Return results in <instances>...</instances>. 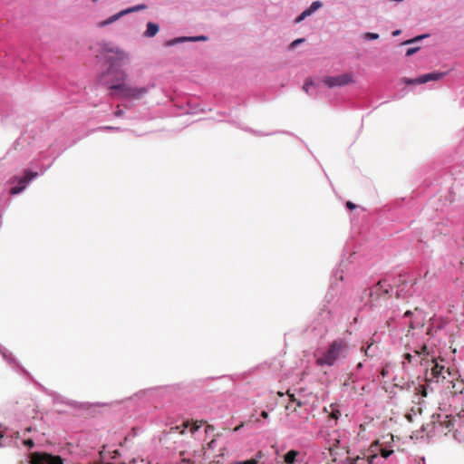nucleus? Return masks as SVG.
<instances>
[{
    "label": "nucleus",
    "mask_w": 464,
    "mask_h": 464,
    "mask_svg": "<svg viewBox=\"0 0 464 464\" xmlns=\"http://www.w3.org/2000/svg\"><path fill=\"white\" fill-rule=\"evenodd\" d=\"M344 252L346 253L343 254L338 267L333 272L331 276L329 290L325 295V304L312 324L314 335L320 338L327 334L329 326L335 319L343 317L345 314L338 301L332 303V299H334L338 292L340 282L343 281L344 275L348 272L350 265L356 257V253H350V248L347 246L344 248Z\"/></svg>",
    "instance_id": "obj_1"
},
{
    "label": "nucleus",
    "mask_w": 464,
    "mask_h": 464,
    "mask_svg": "<svg viewBox=\"0 0 464 464\" xmlns=\"http://www.w3.org/2000/svg\"><path fill=\"white\" fill-rule=\"evenodd\" d=\"M399 275H389L380 279L377 284L363 290L361 302L368 306L371 311L381 312L388 328L395 329L396 321L401 317V310L396 305L393 307L392 296L394 289L398 290V285L402 282L397 280Z\"/></svg>",
    "instance_id": "obj_2"
},
{
    "label": "nucleus",
    "mask_w": 464,
    "mask_h": 464,
    "mask_svg": "<svg viewBox=\"0 0 464 464\" xmlns=\"http://www.w3.org/2000/svg\"><path fill=\"white\" fill-rule=\"evenodd\" d=\"M122 63L123 62L108 63L107 69L99 75V84L106 87L112 98L124 100L142 99L155 87V84L149 83L140 87L128 84L126 82L128 75L121 68Z\"/></svg>",
    "instance_id": "obj_3"
},
{
    "label": "nucleus",
    "mask_w": 464,
    "mask_h": 464,
    "mask_svg": "<svg viewBox=\"0 0 464 464\" xmlns=\"http://www.w3.org/2000/svg\"><path fill=\"white\" fill-rule=\"evenodd\" d=\"M350 353V344L345 337H337L326 345H319L314 352L318 367H333L345 360Z\"/></svg>",
    "instance_id": "obj_4"
},
{
    "label": "nucleus",
    "mask_w": 464,
    "mask_h": 464,
    "mask_svg": "<svg viewBox=\"0 0 464 464\" xmlns=\"http://www.w3.org/2000/svg\"><path fill=\"white\" fill-rule=\"evenodd\" d=\"M320 82H323L327 88L343 87L353 82V78L348 73H343L335 76H325L322 80L314 81L313 79H307L304 85L303 90L310 96H314L312 88L319 87Z\"/></svg>",
    "instance_id": "obj_5"
},
{
    "label": "nucleus",
    "mask_w": 464,
    "mask_h": 464,
    "mask_svg": "<svg viewBox=\"0 0 464 464\" xmlns=\"http://www.w3.org/2000/svg\"><path fill=\"white\" fill-rule=\"evenodd\" d=\"M100 51L108 53L105 56V63L123 62L127 53L112 42L102 41L99 43Z\"/></svg>",
    "instance_id": "obj_6"
},
{
    "label": "nucleus",
    "mask_w": 464,
    "mask_h": 464,
    "mask_svg": "<svg viewBox=\"0 0 464 464\" xmlns=\"http://www.w3.org/2000/svg\"><path fill=\"white\" fill-rule=\"evenodd\" d=\"M393 450L390 447H386L383 442H381L379 440L372 443L369 449V453L367 455L368 464H375L374 459L379 456L383 459H387L392 454Z\"/></svg>",
    "instance_id": "obj_7"
},
{
    "label": "nucleus",
    "mask_w": 464,
    "mask_h": 464,
    "mask_svg": "<svg viewBox=\"0 0 464 464\" xmlns=\"http://www.w3.org/2000/svg\"><path fill=\"white\" fill-rule=\"evenodd\" d=\"M446 75V72H428V73H425V74H422V75H420L416 78H408V77H403L401 79V82L405 84V85H417V84H424V83H427L429 82H436V81H439L440 79H442L444 76Z\"/></svg>",
    "instance_id": "obj_8"
},
{
    "label": "nucleus",
    "mask_w": 464,
    "mask_h": 464,
    "mask_svg": "<svg viewBox=\"0 0 464 464\" xmlns=\"http://www.w3.org/2000/svg\"><path fill=\"white\" fill-rule=\"evenodd\" d=\"M53 164V160L45 156V153H41V159L35 160L34 168L31 165V181L42 175Z\"/></svg>",
    "instance_id": "obj_9"
},
{
    "label": "nucleus",
    "mask_w": 464,
    "mask_h": 464,
    "mask_svg": "<svg viewBox=\"0 0 464 464\" xmlns=\"http://www.w3.org/2000/svg\"><path fill=\"white\" fill-rule=\"evenodd\" d=\"M397 280L401 281V285H398V290H396V295L398 298H405L408 295H411V288L413 286V279L410 278V276L406 273H400L399 278Z\"/></svg>",
    "instance_id": "obj_10"
},
{
    "label": "nucleus",
    "mask_w": 464,
    "mask_h": 464,
    "mask_svg": "<svg viewBox=\"0 0 464 464\" xmlns=\"http://www.w3.org/2000/svg\"><path fill=\"white\" fill-rule=\"evenodd\" d=\"M56 457L45 454L44 459H40L37 452L31 451V464H63V459L60 457Z\"/></svg>",
    "instance_id": "obj_11"
},
{
    "label": "nucleus",
    "mask_w": 464,
    "mask_h": 464,
    "mask_svg": "<svg viewBox=\"0 0 464 464\" xmlns=\"http://www.w3.org/2000/svg\"><path fill=\"white\" fill-rule=\"evenodd\" d=\"M201 456V450L198 453L195 450L190 451H179L180 462L176 460L173 464H197Z\"/></svg>",
    "instance_id": "obj_12"
},
{
    "label": "nucleus",
    "mask_w": 464,
    "mask_h": 464,
    "mask_svg": "<svg viewBox=\"0 0 464 464\" xmlns=\"http://www.w3.org/2000/svg\"><path fill=\"white\" fill-rule=\"evenodd\" d=\"M208 37L206 35H198V36H181L170 39L165 43V45L168 47L174 46L178 44H182L185 42H200L207 41Z\"/></svg>",
    "instance_id": "obj_13"
},
{
    "label": "nucleus",
    "mask_w": 464,
    "mask_h": 464,
    "mask_svg": "<svg viewBox=\"0 0 464 464\" xmlns=\"http://www.w3.org/2000/svg\"><path fill=\"white\" fill-rule=\"evenodd\" d=\"M214 437L211 439L209 442L207 444V448H204V450L208 451L215 450L217 448H218V456L224 455V443L222 441L223 438L222 435L218 433L216 435H213Z\"/></svg>",
    "instance_id": "obj_14"
},
{
    "label": "nucleus",
    "mask_w": 464,
    "mask_h": 464,
    "mask_svg": "<svg viewBox=\"0 0 464 464\" xmlns=\"http://www.w3.org/2000/svg\"><path fill=\"white\" fill-rule=\"evenodd\" d=\"M203 424V421H198V420H184L181 424V426H176L175 429L179 430L180 428H182V430H180L181 433L184 432L185 430L188 429L189 430V432L193 435V436H196L197 433L198 432L199 429L201 428Z\"/></svg>",
    "instance_id": "obj_15"
},
{
    "label": "nucleus",
    "mask_w": 464,
    "mask_h": 464,
    "mask_svg": "<svg viewBox=\"0 0 464 464\" xmlns=\"http://www.w3.org/2000/svg\"><path fill=\"white\" fill-rule=\"evenodd\" d=\"M29 181V171L25 170L24 176L17 180V184L10 188V193L16 195L24 190Z\"/></svg>",
    "instance_id": "obj_16"
},
{
    "label": "nucleus",
    "mask_w": 464,
    "mask_h": 464,
    "mask_svg": "<svg viewBox=\"0 0 464 464\" xmlns=\"http://www.w3.org/2000/svg\"><path fill=\"white\" fill-rule=\"evenodd\" d=\"M301 453L298 450H291L285 455V464H295L296 462H302L300 459Z\"/></svg>",
    "instance_id": "obj_17"
},
{
    "label": "nucleus",
    "mask_w": 464,
    "mask_h": 464,
    "mask_svg": "<svg viewBox=\"0 0 464 464\" xmlns=\"http://www.w3.org/2000/svg\"><path fill=\"white\" fill-rule=\"evenodd\" d=\"M124 15H126L125 10H121L119 13H117V14L108 17L107 19L102 21L101 23H99V27H105V26H107L109 24H111L115 23L116 21H118L120 18H121Z\"/></svg>",
    "instance_id": "obj_18"
},
{
    "label": "nucleus",
    "mask_w": 464,
    "mask_h": 464,
    "mask_svg": "<svg viewBox=\"0 0 464 464\" xmlns=\"http://www.w3.org/2000/svg\"><path fill=\"white\" fill-rule=\"evenodd\" d=\"M146 26V31L143 33L144 37L151 38L155 36L160 30L159 24L153 22H148Z\"/></svg>",
    "instance_id": "obj_19"
},
{
    "label": "nucleus",
    "mask_w": 464,
    "mask_h": 464,
    "mask_svg": "<svg viewBox=\"0 0 464 464\" xmlns=\"http://www.w3.org/2000/svg\"><path fill=\"white\" fill-rule=\"evenodd\" d=\"M146 8H147V5L145 4H140V5H137L129 7V8H126L124 10L126 12V14H131V13H134V12L144 10Z\"/></svg>",
    "instance_id": "obj_20"
},
{
    "label": "nucleus",
    "mask_w": 464,
    "mask_h": 464,
    "mask_svg": "<svg viewBox=\"0 0 464 464\" xmlns=\"http://www.w3.org/2000/svg\"><path fill=\"white\" fill-rule=\"evenodd\" d=\"M329 455L333 458L332 461L335 462V464H347L346 461L348 460V458H345L344 459L338 460L335 456V451L332 449H328Z\"/></svg>",
    "instance_id": "obj_21"
},
{
    "label": "nucleus",
    "mask_w": 464,
    "mask_h": 464,
    "mask_svg": "<svg viewBox=\"0 0 464 464\" xmlns=\"http://www.w3.org/2000/svg\"><path fill=\"white\" fill-rule=\"evenodd\" d=\"M323 6V3L319 0L314 1L311 4V5L308 7L312 14L315 13L318 9H320Z\"/></svg>",
    "instance_id": "obj_22"
},
{
    "label": "nucleus",
    "mask_w": 464,
    "mask_h": 464,
    "mask_svg": "<svg viewBox=\"0 0 464 464\" xmlns=\"http://www.w3.org/2000/svg\"><path fill=\"white\" fill-rule=\"evenodd\" d=\"M366 41L377 40L379 38V34L376 33H365L363 36Z\"/></svg>",
    "instance_id": "obj_23"
},
{
    "label": "nucleus",
    "mask_w": 464,
    "mask_h": 464,
    "mask_svg": "<svg viewBox=\"0 0 464 464\" xmlns=\"http://www.w3.org/2000/svg\"><path fill=\"white\" fill-rule=\"evenodd\" d=\"M427 37V34H421V35H418L412 39H410V40H407L406 42H404V44H412V43H415V42H418L423 38Z\"/></svg>",
    "instance_id": "obj_24"
},
{
    "label": "nucleus",
    "mask_w": 464,
    "mask_h": 464,
    "mask_svg": "<svg viewBox=\"0 0 464 464\" xmlns=\"http://www.w3.org/2000/svg\"><path fill=\"white\" fill-rule=\"evenodd\" d=\"M304 38H297L295 40H294L291 44H290V48L291 49H295L301 43H304Z\"/></svg>",
    "instance_id": "obj_25"
},
{
    "label": "nucleus",
    "mask_w": 464,
    "mask_h": 464,
    "mask_svg": "<svg viewBox=\"0 0 464 464\" xmlns=\"http://www.w3.org/2000/svg\"><path fill=\"white\" fill-rule=\"evenodd\" d=\"M231 464H258L256 459H249V460H237L232 462Z\"/></svg>",
    "instance_id": "obj_26"
},
{
    "label": "nucleus",
    "mask_w": 464,
    "mask_h": 464,
    "mask_svg": "<svg viewBox=\"0 0 464 464\" xmlns=\"http://www.w3.org/2000/svg\"><path fill=\"white\" fill-rule=\"evenodd\" d=\"M372 343L369 344L366 348L362 347V350L364 352L366 356H372L373 352L372 351Z\"/></svg>",
    "instance_id": "obj_27"
},
{
    "label": "nucleus",
    "mask_w": 464,
    "mask_h": 464,
    "mask_svg": "<svg viewBox=\"0 0 464 464\" xmlns=\"http://www.w3.org/2000/svg\"><path fill=\"white\" fill-rule=\"evenodd\" d=\"M233 124H236L237 127L241 128V126H240L239 124H237L236 121H233ZM242 129H243V130H246V131H249V132H251V133H254V134H256V135H258V136H263V135H264L263 133H261V132H259V131H256V130H252V129L243 128V127H242Z\"/></svg>",
    "instance_id": "obj_28"
},
{
    "label": "nucleus",
    "mask_w": 464,
    "mask_h": 464,
    "mask_svg": "<svg viewBox=\"0 0 464 464\" xmlns=\"http://www.w3.org/2000/svg\"><path fill=\"white\" fill-rule=\"evenodd\" d=\"M420 47H411L406 51V56H411L419 51Z\"/></svg>",
    "instance_id": "obj_29"
},
{
    "label": "nucleus",
    "mask_w": 464,
    "mask_h": 464,
    "mask_svg": "<svg viewBox=\"0 0 464 464\" xmlns=\"http://www.w3.org/2000/svg\"><path fill=\"white\" fill-rule=\"evenodd\" d=\"M213 432H214V426L207 425L205 428L206 436L208 437L210 435H213Z\"/></svg>",
    "instance_id": "obj_30"
},
{
    "label": "nucleus",
    "mask_w": 464,
    "mask_h": 464,
    "mask_svg": "<svg viewBox=\"0 0 464 464\" xmlns=\"http://www.w3.org/2000/svg\"><path fill=\"white\" fill-rule=\"evenodd\" d=\"M306 18L305 15H304V13L302 12L298 16H296L295 18V24H299L301 23L302 21H304V19Z\"/></svg>",
    "instance_id": "obj_31"
},
{
    "label": "nucleus",
    "mask_w": 464,
    "mask_h": 464,
    "mask_svg": "<svg viewBox=\"0 0 464 464\" xmlns=\"http://www.w3.org/2000/svg\"><path fill=\"white\" fill-rule=\"evenodd\" d=\"M345 207H346V208H347V209H349V210H353V209H355V208H356V207H357V206H356L353 202H352V201H347V202L345 203Z\"/></svg>",
    "instance_id": "obj_32"
},
{
    "label": "nucleus",
    "mask_w": 464,
    "mask_h": 464,
    "mask_svg": "<svg viewBox=\"0 0 464 464\" xmlns=\"http://www.w3.org/2000/svg\"><path fill=\"white\" fill-rule=\"evenodd\" d=\"M404 357V360L407 361L408 362H411L412 359L415 357L414 355H411V353H405L403 355Z\"/></svg>",
    "instance_id": "obj_33"
},
{
    "label": "nucleus",
    "mask_w": 464,
    "mask_h": 464,
    "mask_svg": "<svg viewBox=\"0 0 464 464\" xmlns=\"http://www.w3.org/2000/svg\"><path fill=\"white\" fill-rule=\"evenodd\" d=\"M138 430L139 429L138 428H133L132 430H131V433H130L126 438L125 440H128L130 436L131 437H135L138 433Z\"/></svg>",
    "instance_id": "obj_34"
},
{
    "label": "nucleus",
    "mask_w": 464,
    "mask_h": 464,
    "mask_svg": "<svg viewBox=\"0 0 464 464\" xmlns=\"http://www.w3.org/2000/svg\"><path fill=\"white\" fill-rule=\"evenodd\" d=\"M101 129H102V130H120V128L111 127V126H104V127H102Z\"/></svg>",
    "instance_id": "obj_35"
},
{
    "label": "nucleus",
    "mask_w": 464,
    "mask_h": 464,
    "mask_svg": "<svg viewBox=\"0 0 464 464\" xmlns=\"http://www.w3.org/2000/svg\"><path fill=\"white\" fill-rule=\"evenodd\" d=\"M411 315H412V312L411 310H407L406 312H404L402 317L403 318H410V317H411Z\"/></svg>",
    "instance_id": "obj_36"
},
{
    "label": "nucleus",
    "mask_w": 464,
    "mask_h": 464,
    "mask_svg": "<svg viewBox=\"0 0 464 464\" xmlns=\"http://www.w3.org/2000/svg\"><path fill=\"white\" fill-rule=\"evenodd\" d=\"M124 114V111L122 110H117L115 112H114V115L116 117H121L122 115Z\"/></svg>",
    "instance_id": "obj_37"
},
{
    "label": "nucleus",
    "mask_w": 464,
    "mask_h": 464,
    "mask_svg": "<svg viewBox=\"0 0 464 464\" xmlns=\"http://www.w3.org/2000/svg\"><path fill=\"white\" fill-rule=\"evenodd\" d=\"M260 417H261V418H263V419H265V420H266V419L268 418V413H267V411H262L260 412Z\"/></svg>",
    "instance_id": "obj_38"
},
{
    "label": "nucleus",
    "mask_w": 464,
    "mask_h": 464,
    "mask_svg": "<svg viewBox=\"0 0 464 464\" xmlns=\"http://www.w3.org/2000/svg\"><path fill=\"white\" fill-rule=\"evenodd\" d=\"M303 13H304V15H305V16H306V18H307L308 16H310V15H312V14H313L311 13V11L309 10V8L304 9V10L303 11Z\"/></svg>",
    "instance_id": "obj_39"
},
{
    "label": "nucleus",
    "mask_w": 464,
    "mask_h": 464,
    "mask_svg": "<svg viewBox=\"0 0 464 464\" xmlns=\"http://www.w3.org/2000/svg\"><path fill=\"white\" fill-rule=\"evenodd\" d=\"M400 34H401V30L398 29V30L393 31L392 34V36H398Z\"/></svg>",
    "instance_id": "obj_40"
},
{
    "label": "nucleus",
    "mask_w": 464,
    "mask_h": 464,
    "mask_svg": "<svg viewBox=\"0 0 464 464\" xmlns=\"http://www.w3.org/2000/svg\"><path fill=\"white\" fill-rule=\"evenodd\" d=\"M34 382L35 386L39 387L40 389H43V387L35 381L33 380V378L31 377V382Z\"/></svg>",
    "instance_id": "obj_41"
},
{
    "label": "nucleus",
    "mask_w": 464,
    "mask_h": 464,
    "mask_svg": "<svg viewBox=\"0 0 464 464\" xmlns=\"http://www.w3.org/2000/svg\"><path fill=\"white\" fill-rule=\"evenodd\" d=\"M409 327H410L411 329H414V328H415V325H414V322H413V321H411V320L410 321V323H409Z\"/></svg>",
    "instance_id": "obj_42"
},
{
    "label": "nucleus",
    "mask_w": 464,
    "mask_h": 464,
    "mask_svg": "<svg viewBox=\"0 0 464 464\" xmlns=\"http://www.w3.org/2000/svg\"><path fill=\"white\" fill-rule=\"evenodd\" d=\"M4 439L3 432L0 431V446H2V440Z\"/></svg>",
    "instance_id": "obj_43"
},
{
    "label": "nucleus",
    "mask_w": 464,
    "mask_h": 464,
    "mask_svg": "<svg viewBox=\"0 0 464 464\" xmlns=\"http://www.w3.org/2000/svg\"><path fill=\"white\" fill-rule=\"evenodd\" d=\"M67 404H70V405H72V406H75L77 404L76 401H73V402H70V401H67L66 402Z\"/></svg>",
    "instance_id": "obj_44"
},
{
    "label": "nucleus",
    "mask_w": 464,
    "mask_h": 464,
    "mask_svg": "<svg viewBox=\"0 0 464 464\" xmlns=\"http://www.w3.org/2000/svg\"><path fill=\"white\" fill-rule=\"evenodd\" d=\"M256 458H261L262 457V452L261 451H258L256 454Z\"/></svg>",
    "instance_id": "obj_45"
},
{
    "label": "nucleus",
    "mask_w": 464,
    "mask_h": 464,
    "mask_svg": "<svg viewBox=\"0 0 464 464\" xmlns=\"http://www.w3.org/2000/svg\"><path fill=\"white\" fill-rule=\"evenodd\" d=\"M24 444L26 445V446H29V440H24Z\"/></svg>",
    "instance_id": "obj_46"
},
{
    "label": "nucleus",
    "mask_w": 464,
    "mask_h": 464,
    "mask_svg": "<svg viewBox=\"0 0 464 464\" xmlns=\"http://www.w3.org/2000/svg\"><path fill=\"white\" fill-rule=\"evenodd\" d=\"M129 464H136L135 459H133Z\"/></svg>",
    "instance_id": "obj_47"
},
{
    "label": "nucleus",
    "mask_w": 464,
    "mask_h": 464,
    "mask_svg": "<svg viewBox=\"0 0 464 464\" xmlns=\"http://www.w3.org/2000/svg\"><path fill=\"white\" fill-rule=\"evenodd\" d=\"M30 445H31V449H33V447H34V441H33L32 440H31Z\"/></svg>",
    "instance_id": "obj_48"
},
{
    "label": "nucleus",
    "mask_w": 464,
    "mask_h": 464,
    "mask_svg": "<svg viewBox=\"0 0 464 464\" xmlns=\"http://www.w3.org/2000/svg\"><path fill=\"white\" fill-rule=\"evenodd\" d=\"M218 463H219L218 460H217V461L214 460L211 464H218Z\"/></svg>",
    "instance_id": "obj_49"
},
{
    "label": "nucleus",
    "mask_w": 464,
    "mask_h": 464,
    "mask_svg": "<svg viewBox=\"0 0 464 464\" xmlns=\"http://www.w3.org/2000/svg\"><path fill=\"white\" fill-rule=\"evenodd\" d=\"M357 367H358V368H362V362H360V363L358 364V366H357Z\"/></svg>",
    "instance_id": "obj_50"
},
{
    "label": "nucleus",
    "mask_w": 464,
    "mask_h": 464,
    "mask_svg": "<svg viewBox=\"0 0 464 464\" xmlns=\"http://www.w3.org/2000/svg\"><path fill=\"white\" fill-rule=\"evenodd\" d=\"M57 397H58L57 395L54 396V401H57V400H58Z\"/></svg>",
    "instance_id": "obj_51"
},
{
    "label": "nucleus",
    "mask_w": 464,
    "mask_h": 464,
    "mask_svg": "<svg viewBox=\"0 0 464 464\" xmlns=\"http://www.w3.org/2000/svg\"><path fill=\"white\" fill-rule=\"evenodd\" d=\"M86 404H87V403L82 402V403L81 404V407H82V406H84V405H86Z\"/></svg>",
    "instance_id": "obj_52"
},
{
    "label": "nucleus",
    "mask_w": 464,
    "mask_h": 464,
    "mask_svg": "<svg viewBox=\"0 0 464 464\" xmlns=\"http://www.w3.org/2000/svg\"><path fill=\"white\" fill-rule=\"evenodd\" d=\"M106 464H111V462H107Z\"/></svg>",
    "instance_id": "obj_53"
}]
</instances>
